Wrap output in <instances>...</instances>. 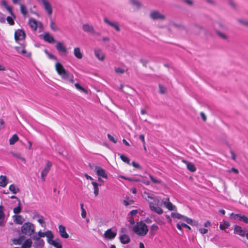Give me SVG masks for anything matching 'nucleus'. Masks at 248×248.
<instances>
[{
    "label": "nucleus",
    "instance_id": "15",
    "mask_svg": "<svg viewBox=\"0 0 248 248\" xmlns=\"http://www.w3.org/2000/svg\"><path fill=\"white\" fill-rule=\"evenodd\" d=\"M43 39L45 41L49 43H53L55 42L54 37L51 36L48 32H46L43 35Z\"/></svg>",
    "mask_w": 248,
    "mask_h": 248
},
{
    "label": "nucleus",
    "instance_id": "38",
    "mask_svg": "<svg viewBox=\"0 0 248 248\" xmlns=\"http://www.w3.org/2000/svg\"><path fill=\"white\" fill-rule=\"evenodd\" d=\"M50 27L51 29L54 31H56L58 30L57 25L51 18H50Z\"/></svg>",
    "mask_w": 248,
    "mask_h": 248
},
{
    "label": "nucleus",
    "instance_id": "63",
    "mask_svg": "<svg viewBox=\"0 0 248 248\" xmlns=\"http://www.w3.org/2000/svg\"><path fill=\"white\" fill-rule=\"evenodd\" d=\"M208 230L207 229H205V228H200L199 229V232L202 234L206 233L208 232Z\"/></svg>",
    "mask_w": 248,
    "mask_h": 248
},
{
    "label": "nucleus",
    "instance_id": "23",
    "mask_svg": "<svg viewBox=\"0 0 248 248\" xmlns=\"http://www.w3.org/2000/svg\"><path fill=\"white\" fill-rule=\"evenodd\" d=\"M95 56L99 60L103 61L104 59L105 55L100 49H95L94 50Z\"/></svg>",
    "mask_w": 248,
    "mask_h": 248
},
{
    "label": "nucleus",
    "instance_id": "41",
    "mask_svg": "<svg viewBox=\"0 0 248 248\" xmlns=\"http://www.w3.org/2000/svg\"><path fill=\"white\" fill-rule=\"evenodd\" d=\"M50 235H51V237H47V242L49 244L54 246V245H55V243L56 242V240H53L52 239L54 237V235L53 234L52 232H51Z\"/></svg>",
    "mask_w": 248,
    "mask_h": 248
},
{
    "label": "nucleus",
    "instance_id": "52",
    "mask_svg": "<svg viewBox=\"0 0 248 248\" xmlns=\"http://www.w3.org/2000/svg\"><path fill=\"white\" fill-rule=\"evenodd\" d=\"M229 223L220 224L219 225V228L221 230H224L229 227Z\"/></svg>",
    "mask_w": 248,
    "mask_h": 248
},
{
    "label": "nucleus",
    "instance_id": "26",
    "mask_svg": "<svg viewBox=\"0 0 248 248\" xmlns=\"http://www.w3.org/2000/svg\"><path fill=\"white\" fill-rule=\"evenodd\" d=\"M5 214L3 212V206L0 205V226H3Z\"/></svg>",
    "mask_w": 248,
    "mask_h": 248
},
{
    "label": "nucleus",
    "instance_id": "44",
    "mask_svg": "<svg viewBox=\"0 0 248 248\" xmlns=\"http://www.w3.org/2000/svg\"><path fill=\"white\" fill-rule=\"evenodd\" d=\"M45 53L48 56V58L51 60H57V58L53 54L48 52L47 49H45Z\"/></svg>",
    "mask_w": 248,
    "mask_h": 248
},
{
    "label": "nucleus",
    "instance_id": "58",
    "mask_svg": "<svg viewBox=\"0 0 248 248\" xmlns=\"http://www.w3.org/2000/svg\"><path fill=\"white\" fill-rule=\"evenodd\" d=\"M108 137L110 141L111 142L116 143L117 142V140L114 139V138L110 135V134H108Z\"/></svg>",
    "mask_w": 248,
    "mask_h": 248
},
{
    "label": "nucleus",
    "instance_id": "56",
    "mask_svg": "<svg viewBox=\"0 0 248 248\" xmlns=\"http://www.w3.org/2000/svg\"><path fill=\"white\" fill-rule=\"evenodd\" d=\"M14 155L18 158V159H20L21 160H22V161L23 162H25V159L21 156V155L20 154H14Z\"/></svg>",
    "mask_w": 248,
    "mask_h": 248
},
{
    "label": "nucleus",
    "instance_id": "17",
    "mask_svg": "<svg viewBox=\"0 0 248 248\" xmlns=\"http://www.w3.org/2000/svg\"><path fill=\"white\" fill-rule=\"evenodd\" d=\"M56 48L60 53H66L67 52V49L65 46L60 42L57 43Z\"/></svg>",
    "mask_w": 248,
    "mask_h": 248
},
{
    "label": "nucleus",
    "instance_id": "34",
    "mask_svg": "<svg viewBox=\"0 0 248 248\" xmlns=\"http://www.w3.org/2000/svg\"><path fill=\"white\" fill-rule=\"evenodd\" d=\"M19 140L18 137L16 134H14L9 139V144L10 145L14 144Z\"/></svg>",
    "mask_w": 248,
    "mask_h": 248
},
{
    "label": "nucleus",
    "instance_id": "42",
    "mask_svg": "<svg viewBox=\"0 0 248 248\" xmlns=\"http://www.w3.org/2000/svg\"><path fill=\"white\" fill-rule=\"evenodd\" d=\"M50 235H51V237H47V242L49 244L54 246V245H55V243L56 242V240H53L52 239L54 237V235L53 234L52 232H51Z\"/></svg>",
    "mask_w": 248,
    "mask_h": 248
},
{
    "label": "nucleus",
    "instance_id": "7",
    "mask_svg": "<svg viewBox=\"0 0 248 248\" xmlns=\"http://www.w3.org/2000/svg\"><path fill=\"white\" fill-rule=\"evenodd\" d=\"M117 235L116 232H113L112 229H108L104 233V237L109 240L113 239Z\"/></svg>",
    "mask_w": 248,
    "mask_h": 248
},
{
    "label": "nucleus",
    "instance_id": "1",
    "mask_svg": "<svg viewBox=\"0 0 248 248\" xmlns=\"http://www.w3.org/2000/svg\"><path fill=\"white\" fill-rule=\"evenodd\" d=\"M133 230L136 234L140 236L145 235L148 232L147 226L142 221L137 222L133 227Z\"/></svg>",
    "mask_w": 248,
    "mask_h": 248
},
{
    "label": "nucleus",
    "instance_id": "2",
    "mask_svg": "<svg viewBox=\"0 0 248 248\" xmlns=\"http://www.w3.org/2000/svg\"><path fill=\"white\" fill-rule=\"evenodd\" d=\"M34 231L33 225L29 222L25 223L21 227V232L25 235H31Z\"/></svg>",
    "mask_w": 248,
    "mask_h": 248
},
{
    "label": "nucleus",
    "instance_id": "35",
    "mask_svg": "<svg viewBox=\"0 0 248 248\" xmlns=\"http://www.w3.org/2000/svg\"><path fill=\"white\" fill-rule=\"evenodd\" d=\"M21 211V202L19 199H18V206L16 207L13 209V212L15 214H17Z\"/></svg>",
    "mask_w": 248,
    "mask_h": 248
},
{
    "label": "nucleus",
    "instance_id": "5",
    "mask_svg": "<svg viewBox=\"0 0 248 248\" xmlns=\"http://www.w3.org/2000/svg\"><path fill=\"white\" fill-rule=\"evenodd\" d=\"M26 34L22 29H18L15 32V39L16 42L25 39Z\"/></svg>",
    "mask_w": 248,
    "mask_h": 248
},
{
    "label": "nucleus",
    "instance_id": "28",
    "mask_svg": "<svg viewBox=\"0 0 248 248\" xmlns=\"http://www.w3.org/2000/svg\"><path fill=\"white\" fill-rule=\"evenodd\" d=\"M74 54L75 56L78 59H81L82 58L83 55L81 53L80 48L79 47H76L74 49Z\"/></svg>",
    "mask_w": 248,
    "mask_h": 248
},
{
    "label": "nucleus",
    "instance_id": "20",
    "mask_svg": "<svg viewBox=\"0 0 248 248\" xmlns=\"http://www.w3.org/2000/svg\"><path fill=\"white\" fill-rule=\"evenodd\" d=\"M1 3V5L2 6H3L7 9V10L10 13L11 15L12 16H13L14 18H16L15 16L14 15V14L13 13L12 7H11L8 5L6 1L5 0H2Z\"/></svg>",
    "mask_w": 248,
    "mask_h": 248
},
{
    "label": "nucleus",
    "instance_id": "53",
    "mask_svg": "<svg viewBox=\"0 0 248 248\" xmlns=\"http://www.w3.org/2000/svg\"><path fill=\"white\" fill-rule=\"evenodd\" d=\"M115 71L116 73L118 74H123L124 73L125 71L124 69L120 67L115 68Z\"/></svg>",
    "mask_w": 248,
    "mask_h": 248
},
{
    "label": "nucleus",
    "instance_id": "6",
    "mask_svg": "<svg viewBox=\"0 0 248 248\" xmlns=\"http://www.w3.org/2000/svg\"><path fill=\"white\" fill-rule=\"evenodd\" d=\"M41 2L44 5V7L46 12L47 15L51 16L52 14V7L50 3L46 0H41Z\"/></svg>",
    "mask_w": 248,
    "mask_h": 248
},
{
    "label": "nucleus",
    "instance_id": "33",
    "mask_svg": "<svg viewBox=\"0 0 248 248\" xmlns=\"http://www.w3.org/2000/svg\"><path fill=\"white\" fill-rule=\"evenodd\" d=\"M9 189L14 194H16L19 192V188L17 187L14 184H12L9 186Z\"/></svg>",
    "mask_w": 248,
    "mask_h": 248
},
{
    "label": "nucleus",
    "instance_id": "48",
    "mask_svg": "<svg viewBox=\"0 0 248 248\" xmlns=\"http://www.w3.org/2000/svg\"><path fill=\"white\" fill-rule=\"evenodd\" d=\"M120 158L123 161L130 164V160L126 156L124 155H120Z\"/></svg>",
    "mask_w": 248,
    "mask_h": 248
},
{
    "label": "nucleus",
    "instance_id": "59",
    "mask_svg": "<svg viewBox=\"0 0 248 248\" xmlns=\"http://www.w3.org/2000/svg\"><path fill=\"white\" fill-rule=\"evenodd\" d=\"M125 199L126 200H123V204L125 206H128L129 204H130V203L129 202L127 201L129 199V197L128 196H126L125 197Z\"/></svg>",
    "mask_w": 248,
    "mask_h": 248
},
{
    "label": "nucleus",
    "instance_id": "11",
    "mask_svg": "<svg viewBox=\"0 0 248 248\" xmlns=\"http://www.w3.org/2000/svg\"><path fill=\"white\" fill-rule=\"evenodd\" d=\"M149 207L151 211H154L159 215H161L163 213V210L158 206H155V204L150 202L149 203Z\"/></svg>",
    "mask_w": 248,
    "mask_h": 248
},
{
    "label": "nucleus",
    "instance_id": "64",
    "mask_svg": "<svg viewBox=\"0 0 248 248\" xmlns=\"http://www.w3.org/2000/svg\"><path fill=\"white\" fill-rule=\"evenodd\" d=\"M140 62L142 64V65L146 67V64L148 63L149 62L147 60L140 59Z\"/></svg>",
    "mask_w": 248,
    "mask_h": 248
},
{
    "label": "nucleus",
    "instance_id": "25",
    "mask_svg": "<svg viewBox=\"0 0 248 248\" xmlns=\"http://www.w3.org/2000/svg\"><path fill=\"white\" fill-rule=\"evenodd\" d=\"M8 183L6 176L1 175L0 176V186L4 187Z\"/></svg>",
    "mask_w": 248,
    "mask_h": 248
},
{
    "label": "nucleus",
    "instance_id": "45",
    "mask_svg": "<svg viewBox=\"0 0 248 248\" xmlns=\"http://www.w3.org/2000/svg\"><path fill=\"white\" fill-rule=\"evenodd\" d=\"M159 92L161 94H164L167 91V89L164 86L161 84H159Z\"/></svg>",
    "mask_w": 248,
    "mask_h": 248
},
{
    "label": "nucleus",
    "instance_id": "54",
    "mask_svg": "<svg viewBox=\"0 0 248 248\" xmlns=\"http://www.w3.org/2000/svg\"><path fill=\"white\" fill-rule=\"evenodd\" d=\"M217 33L220 37L222 38V39H227V36L224 33H222L221 32L217 31Z\"/></svg>",
    "mask_w": 248,
    "mask_h": 248
},
{
    "label": "nucleus",
    "instance_id": "10",
    "mask_svg": "<svg viewBox=\"0 0 248 248\" xmlns=\"http://www.w3.org/2000/svg\"><path fill=\"white\" fill-rule=\"evenodd\" d=\"M95 171L98 176H101L104 178H108L105 170L101 167L96 166L95 167Z\"/></svg>",
    "mask_w": 248,
    "mask_h": 248
},
{
    "label": "nucleus",
    "instance_id": "30",
    "mask_svg": "<svg viewBox=\"0 0 248 248\" xmlns=\"http://www.w3.org/2000/svg\"><path fill=\"white\" fill-rule=\"evenodd\" d=\"M170 211H176L177 208L175 205H174L171 202L165 203L164 205Z\"/></svg>",
    "mask_w": 248,
    "mask_h": 248
},
{
    "label": "nucleus",
    "instance_id": "57",
    "mask_svg": "<svg viewBox=\"0 0 248 248\" xmlns=\"http://www.w3.org/2000/svg\"><path fill=\"white\" fill-rule=\"evenodd\" d=\"M58 241H56L55 243L54 247L56 248H62V245L61 242H60L59 239H58Z\"/></svg>",
    "mask_w": 248,
    "mask_h": 248
},
{
    "label": "nucleus",
    "instance_id": "60",
    "mask_svg": "<svg viewBox=\"0 0 248 248\" xmlns=\"http://www.w3.org/2000/svg\"><path fill=\"white\" fill-rule=\"evenodd\" d=\"M238 21L239 23L243 24L244 26L248 27V20H244L239 19Z\"/></svg>",
    "mask_w": 248,
    "mask_h": 248
},
{
    "label": "nucleus",
    "instance_id": "8",
    "mask_svg": "<svg viewBox=\"0 0 248 248\" xmlns=\"http://www.w3.org/2000/svg\"><path fill=\"white\" fill-rule=\"evenodd\" d=\"M15 49L18 53L22 54L24 56L30 57L31 56V53L27 52L25 48V46L23 45L20 46H16Z\"/></svg>",
    "mask_w": 248,
    "mask_h": 248
},
{
    "label": "nucleus",
    "instance_id": "32",
    "mask_svg": "<svg viewBox=\"0 0 248 248\" xmlns=\"http://www.w3.org/2000/svg\"><path fill=\"white\" fill-rule=\"evenodd\" d=\"M32 241L30 239L26 240L22 244L21 248H30L32 245Z\"/></svg>",
    "mask_w": 248,
    "mask_h": 248
},
{
    "label": "nucleus",
    "instance_id": "31",
    "mask_svg": "<svg viewBox=\"0 0 248 248\" xmlns=\"http://www.w3.org/2000/svg\"><path fill=\"white\" fill-rule=\"evenodd\" d=\"M51 232V231H47L45 232H42L41 231H39L38 233V235L39 236L41 237H44L45 236H46L47 237H51L50 233Z\"/></svg>",
    "mask_w": 248,
    "mask_h": 248
},
{
    "label": "nucleus",
    "instance_id": "3",
    "mask_svg": "<svg viewBox=\"0 0 248 248\" xmlns=\"http://www.w3.org/2000/svg\"><path fill=\"white\" fill-rule=\"evenodd\" d=\"M52 166L51 162L49 160L46 161L45 168L43 169L41 173V179L43 181H45V177L50 170Z\"/></svg>",
    "mask_w": 248,
    "mask_h": 248
},
{
    "label": "nucleus",
    "instance_id": "21",
    "mask_svg": "<svg viewBox=\"0 0 248 248\" xmlns=\"http://www.w3.org/2000/svg\"><path fill=\"white\" fill-rule=\"evenodd\" d=\"M15 218L14 222L16 224L21 225L24 222L25 219L21 215H16L13 216Z\"/></svg>",
    "mask_w": 248,
    "mask_h": 248
},
{
    "label": "nucleus",
    "instance_id": "62",
    "mask_svg": "<svg viewBox=\"0 0 248 248\" xmlns=\"http://www.w3.org/2000/svg\"><path fill=\"white\" fill-rule=\"evenodd\" d=\"M5 21V16L1 13H0V22L4 23Z\"/></svg>",
    "mask_w": 248,
    "mask_h": 248
},
{
    "label": "nucleus",
    "instance_id": "47",
    "mask_svg": "<svg viewBox=\"0 0 248 248\" xmlns=\"http://www.w3.org/2000/svg\"><path fill=\"white\" fill-rule=\"evenodd\" d=\"M75 87L79 91H81L84 93H87V91L83 87L79 85L78 83H77L75 84Z\"/></svg>",
    "mask_w": 248,
    "mask_h": 248
},
{
    "label": "nucleus",
    "instance_id": "51",
    "mask_svg": "<svg viewBox=\"0 0 248 248\" xmlns=\"http://www.w3.org/2000/svg\"><path fill=\"white\" fill-rule=\"evenodd\" d=\"M6 20H7L8 23L10 25H14L15 22H14V20H13V19L12 18V17L9 16H7V18H6Z\"/></svg>",
    "mask_w": 248,
    "mask_h": 248
},
{
    "label": "nucleus",
    "instance_id": "14",
    "mask_svg": "<svg viewBox=\"0 0 248 248\" xmlns=\"http://www.w3.org/2000/svg\"><path fill=\"white\" fill-rule=\"evenodd\" d=\"M82 30L87 33L92 34L93 32L94 28L89 24H84L82 25Z\"/></svg>",
    "mask_w": 248,
    "mask_h": 248
},
{
    "label": "nucleus",
    "instance_id": "55",
    "mask_svg": "<svg viewBox=\"0 0 248 248\" xmlns=\"http://www.w3.org/2000/svg\"><path fill=\"white\" fill-rule=\"evenodd\" d=\"M22 242V241L21 238L15 239L13 240V243L15 245H21Z\"/></svg>",
    "mask_w": 248,
    "mask_h": 248
},
{
    "label": "nucleus",
    "instance_id": "29",
    "mask_svg": "<svg viewBox=\"0 0 248 248\" xmlns=\"http://www.w3.org/2000/svg\"><path fill=\"white\" fill-rule=\"evenodd\" d=\"M29 25L30 27L34 31H36L37 28V25L36 21L33 19L31 18L29 20Z\"/></svg>",
    "mask_w": 248,
    "mask_h": 248
},
{
    "label": "nucleus",
    "instance_id": "46",
    "mask_svg": "<svg viewBox=\"0 0 248 248\" xmlns=\"http://www.w3.org/2000/svg\"><path fill=\"white\" fill-rule=\"evenodd\" d=\"M20 11H21V13L24 15V16H26L27 14V10L26 9V6L23 5V4H20Z\"/></svg>",
    "mask_w": 248,
    "mask_h": 248
},
{
    "label": "nucleus",
    "instance_id": "12",
    "mask_svg": "<svg viewBox=\"0 0 248 248\" xmlns=\"http://www.w3.org/2000/svg\"><path fill=\"white\" fill-rule=\"evenodd\" d=\"M104 21L106 24L114 28L117 31H120V28L117 23L116 22H111L109 21L107 18H104Z\"/></svg>",
    "mask_w": 248,
    "mask_h": 248
},
{
    "label": "nucleus",
    "instance_id": "16",
    "mask_svg": "<svg viewBox=\"0 0 248 248\" xmlns=\"http://www.w3.org/2000/svg\"><path fill=\"white\" fill-rule=\"evenodd\" d=\"M59 229L60 235L64 238H67L69 237V235L67 234L65 231V228L62 225L59 226Z\"/></svg>",
    "mask_w": 248,
    "mask_h": 248
},
{
    "label": "nucleus",
    "instance_id": "4",
    "mask_svg": "<svg viewBox=\"0 0 248 248\" xmlns=\"http://www.w3.org/2000/svg\"><path fill=\"white\" fill-rule=\"evenodd\" d=\"M150 17L154 20H164L165 16L158 11H153L150 14Z\"/></svg>",
    "mask_w": 248,
    "mask_h": 248
},
{
    "label": "nucleus",
    "instance_id": "22",
    "mask_svg": "<svg viewBox=\"0 0 248 248\" xmlns=\"http://www.w3.org/2000/svg\"><path fill=\"white\" fill-rule=\"evenodd\" d=\"M56 70L59 75L65 72L66 70L61 63L57 62L55 64Z\"/></svg>",
    "mask_w": 248,
    "mask_h": 248
},
{
    "label": "nucleus",
    "instance_id": "61",
    "mask_svg": "<svg viewBox=\"0 0 248 248\" xmlns=\"http://www.w3.org/2000/svg\"><path fill=\"white\" fill-rule=\"evenodd\" d=\"M132 165L136 168H137V169H141V167L140 166L137 162H136L135 161H133L132 162Z\"/></svg>",
    "mask_w": 248,
    "mask_h": 248
},
{
    "label": "nucleus",
    "instance_id": "43",
    "mask_svg": "<svg viewBox=\"0 0 248 248\" xmlns=\"http://www.w3.org/2000/svg\"><path fill=\"white\" fill-rule=\"evenodd\" d=\"M158 229V226L155 224H153L151 227V231L150 232L152 234H154L155 233V232H156Z\"/></svg>",
    "mask_w": 248,
    "mask_h": 248
},
{
    "label": "nucleus",
    "instance_id": "50",
    "mask_svg": "<svg viewBox=\"0 0 248 248\" xmlns=\"http://www.w3.org/2000/svg\"><path fill=\"white\" fill-rule=\"evenodd\" d=\"M149 177L154 183L160 184L161 183L160 180H159L156 179V178H154L153 177V176L151 174H149Z\"/></svg>",
    "mask_w": 248,
    "mask_h": 248
},
{
    "label": "nucleus",
    "instance_id": "40",
    "mask_svg": "<svg viewBox=\"0 0 248 248\" xmlns=\"http://www.w3.org/2000/svg\"><path fill=\"white\" fill-rule=\"evenodd\" d=\"M34 245L38 247H43L44 245V241L43 239H38V240L36 241H34Z\"/></svg>",
    "mask_w": 248,
    "mask_h": 248
},
{
    "label": "nucleus",
    "instance_id": "39",
    "mask_svg": "<svg viewBox=\"0 0 248 248\" xmlns=\"http://www.w3.org/2000/svg\"><path fill=\"white\" fill-rule=\"evenodd\" d=\"M130 3L133 6L140 8L141 7L140 2L138 0H130Z\"/></svg>",
    "mask_w": 248,
    "mask_h": 248
},
{
    "label": "nucleus",
    "instance_id": "36",
    "mask_svg": "<svg viewBox=\"0 0 248 248\" xmlns=\"http://www.w3.org/2000/svg\"><path fill=\"white\" fill-rule=\"evenodd\" d=\"M71 74H70L68 72L65 71V72H64L63 73H62V74L59 75L60 76H61V78L66 80V81H68V79H69L70 76H71Z\"/></svg>",
    "mask_w": 248,
    "mask_h": 248
},
{
    "label": "nucleus",
    "instance_id": "19",
    "mask_svg": "<svg viewBox=\"0 0 248 248\" xmlns=\"http://www.w3.org/2000/svg\"><path fill=\"white\" fill-rule=\"evenodd\" d=\"M120 242L124 244H126L130 242V238L127 234H122L120 236Z\"/></svg>",
    "mask_w": 248,
    "mask_h": 248
},
{
    "label": "nucleus",
    "instance_id": "49",
    "mask_svg": "<svg viewBox=\"0 0 248 248\" xmlns=\"http://www.w3.org/2000/svg\"><path fill=\"white\" fill-rule=\"evenodd\" d=\"M121 178L125 179V180H128V181H134V182H139L140 181V180L138 179H136L135 178H133V177H125V176H121Z\"/></svg>",
    "mask_w": 248,
    "mask_h": 248
},
{
    "label": "nucleus",
    "instance_id": "27",
    "mask_svg": "<svg viewBox=\"0 0 248 248\" xmlns=\"http://www.w3.org/2000/svg\"><path fill=\"white\" fill-rule=\"evenodd\" d=\"M92 184L93 185V186L94 194L95 195V196H98V193H99L98 186H101V184H99L97 183L94 182V181L92 182Z\"/></svg>",
    "mask_w": 248,
    "mask_h": 248
},
{
    "label": "nucleus",
    "instance_id": "37",
    "mask_svg": "<svg viewBox=\"0 0 248 248\" xmlns=\"http://www.w3.org/2000/svg\"><path fill=\"white\" fill-rule=\"evenodd\" d=\"M186 222L191 225L192 226H198V222L195 220H192L191 218H186Z\"/></svg>",
    "mask_w": 248,
    "mask_h": 248
},
{
    "label": "nucleus",
    "instance_id": "24",
    "mask_svg": "<svg viewBox=\"0 0 248 248\" xmlns=\"http://www.w3.org/2000/svg\"><path fill=\"white\" fill-rule=\"evenodd\" d=\"M171 217L174 218L181 219L186 221V218L187 217L184 216L179 213L172 212Z\"/></svg>",
    "mask_w": 248,
    "mask_h": 248
},
{
    "label": "nucleus",
    "instance_id": "9",
    "mask_svg": "<svg viewBox=\"0 0 248 248\" xmlns=\"http://www.w3.org/2000/svg\"><path fill=\"white\" fill-rule=\"evenodd\" d=\"M248 231L243 229L241 226L235 225L234 227V233L240 235L241 236H245Z\"/></svg>",
    "mask_w": 248,
    "mask_h": 248
},
{
    "label": "nucleus",
    "instance_id": "13",
    "mask_svg": "<svg viewBox=\"0 0 248 248\" xmlns=\"http://www.w3.org/2000/svg\"><path fill=\"white\" fill-rule=\"evenodd\" d=\"M233 217L234 219H237L239 221H243L245 223L248 224V218L245 215L236 214L233 215Z\"/></svg>",
    "mask_w": 248,
    "mask_h": 248
},
{
    "label": "nucleus",
    "instance_id": "18",
    "mask_svg": "<svg viewBox=\"0 0 248 248\" xmlns=\"http://www.w3.org/2000/svg\"><path fill=\"white\" fill-rule=\"evenodd\" d=\"M182 162L186 164L187 170L190 171L194 172L196 171V167L193 163L185 160H183Z\"/></svg>",
    "mask_w": 248,
    "mask_h": 248
}]
</instances>
